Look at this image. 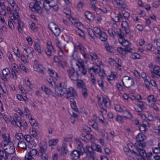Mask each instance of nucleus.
I'll return each instance as SVG.
<instances>
[{
  "mask_svg": "<svg viewBox=\"0 0 160 160\" xmlns=\"http://www.w3.org/2000/svg\"><path fill=\"white\" fill-rule=\"evenodd\" d=\"M58 141V139L50 140L48 142L49 145L50 146H55L57 144Z\"/></svg>",
  "mask_w": 160,
  "mask_h": 160,
  "instance_id": "nucleus-38",
  "label": "nucleus"
},
{
  "mask_svg": "<svg viewBox=\"0 0 160 160\" xmlns=\"http://www.w3.org/2000/svg\"><path fill=\"white\" fill-rule=\"evenodd\" d=\"M76 65L78 66L79 68L78 71L81 72V73L83 75H85L87 72V70L85 68L84 63L78 62V63H76Z\"/></svg>",
  "mask_w": 160,
  "mask_h": 160,
  "instance_id": "nucleus-11",
  "label": "nucleus"
},
{
  "mask_svg": "<svg viewBox=\"0 0 160 160\" xmlns=\"http://www.w3.org/2000/svg\"><path fill=\"white\" fill-rule=\"evenodd\" d=\"M154 42L156 43L158 47L157 48H160V39H154Z\"/></svg>",
  "mask_w": 160,
  "mask_h": 160,
  "instance_id": "nucleus-64",
  "label": "nucleus"
},
{
  "mask_svg": "<svg viewBox=\"0 0 160 160\" xmlns=\"http://www.w3.org/2000/svg\"><path fill=\"white\" fill-rule=\"evenodd\" d=\"M98 102L100 105L104 104L106 107H108L109 106V103L108 102L109 99L105 98L102 97H98Z\"/></svg>",
  "mask_w": 160,
  "mask_h": 160,
  "instance_id": "nucleus-12",
  "label": "nucleus"
},
{
  "mask_svg": "<svg viewBox=\"0 0 160 160\" xmlns=\"http://www.w3.org/2000/svg\"><path fill=\"white\" fill-rule=\"evenodd\" d=\"M55 36H58L61 32L60 29L58 26L55 29L52 31Z\"/></svg>",
  "mask_w": 160,
  "mask_h": 160,
  "instance_id": "nucleus-36",
  "label": "nucleus"
},
{
  "mask_svg": "<svg viewBox=\"0 0 160 160\" xmlns=\"http://www.w3.org/2000/svg\"><path fill=\"white\" fill-rule=\"evenodd\" d=\"M20 67L21 69L23 71L26 73H27L29 71L28 69V68H26L23 65H21L20 66Z\"/></svg>",
  "mask_w": 160,
  "mask_h": 160,
  "instance_id": "nucleus-62",
  "label": "nucleus"
},
{
  "mask_svg": "<svg viewBox=\"0 0 160 160\" xmlns=\"http://www.w3.org/2000/svg\"><path fill=\"white\" fill-rule=\"evenodd\" d=\"M2 74L6 76H8L9 74H10V72L8 68H6L3 69L2 71Z\"/></svg>",
  "mask_w": 160,
  "mask_h": 160,
  "instance_id": "nucleus-44",
  "label": "nucleus"
},
{
  "mask_svg": "<svg viewBox=\"0 0 160 160\" xmlns=\"http://www.w3.org/2000/svg\"><path fill=\"white\" fill-rule=\"evenodd\" d=\"M137 106L138 108H140L142 110L144 111L146 110V104L142 101H138Z\"/></svg>",
  "mask_w": 160,
  "mask_h": 160,
  "instance_id": "nucleus-22",
  "label": "nucleus"
},
{
  "mask_svg": "<svg viewBox=\"0 0 160 160\" xmlns=\"http://www.w3.org/2000/svg\"><path fill=\"white\" fill-rule=\"evenodd\" d=\"M77 85L78 87L82 89V93L83 96L86 98L88 95V90L86 85L82 80H79L77 82Z\"/></svg>",
  "mask_w": 160,
  "mask_h": 160,
  "instance_id": "nucleus-6",
  "label": "nucleus"
},
{
  "mask_svg": "<svg viewBox=\"0 0 160 160\" xmlns=\"http://www.w3.org/2000/svg\"><path fill=\"white\" fill-rule=\"evenodd\" d=\"M31 138V136L28 134L25 135L23 137L24 140H25L28 142H30Z\"/></svg>",
  "mask_w": 160,
  "mask_h": 160,
  "instance_id": "nucleus-53",
  "label": "nucleus"
},
{
  "mask_svg": "<svg viewBox=\"0 0 160 160\" xmlns=\"http://www.w3.org/2000/svg\"><path fill=\"white\" fill-rule=\"evenodd\" d=\"M83 131L86 132H90L91 131V129L88 126L85 125L83 127Z\"/></svg>",
  "mask_w": 160,
  "mask_h": 160,
  "instance_id": "nucleus-57",
  "label": "nucleus"
},
{
  "mask_svg": "<svg viewBox=\"0 0 160 160\" xmlns=\"http://www.w3.org/2000/svg\"><path fill=\"white\" fill-rule=\"evenodd\" d=\"M26 39L28 42L29 45H31L32 44V38L30 36H28L26 38Z\"/></svg>",
  "mask_w": 160,
  "mask_h": 160,
  "instance_id": "nucleus-60",
  "label": "nucleus"
},
{
  "mask_svg": "<svg viewBox=\"0 0 160 160\" xmlns=\"http://www.w3.org/2000/svg\"><path fill=\"white\" fill-rule=\"evenodd\" d=\"M116 4V8H121L124 9L125 8V5L124 2L122 0H114Z\"/></svg>",
  "mask_w": 160,
  "mask_h": 160,
  "instance_id": "nucleus-16",
  "label": "nucleus"
},
{
  "mask_svg": "<svg viewBox=\"0 0 160 160\" xmlns=\"http://www.w3.org/2000/svg\"><path fill=\"white\" fill-rule=\"evenodd\" d=\"M58 26L53 22H51L48 25L49 28L52 31H53V30L55 29Z\"/></svg>",
  "mask_w": 160,
  "mask_h": 160,
  "instance_id": "nucleus-37",
  "label": "nucleus"
},
{
  "mask_svg": "<svg viewBox=\"0 0 160 160\" xmlns=\"http://www.w3.org/2000/svg\"><path fill=\"white\" fill-rule=\"evenodd\" d=\"M34 48L35 50L39 54L42 53L41 47L40 44L37 42H34Z\"/></svg>",
  "mask_w": 160,
  "mask_h": 160,
  "instance_id": "nucleus-21",
  "label": "nucleus"
},
{
  "mask_svg": "<svg viewBox=\"0 0 160 160\" xmlns=\"http://www.w3.org/2000/svg\"><path fill=\"white\" fill-rule=\"evenodd\" d=\"M41 88L42 90H43L44 91L46 94L48 95H49L50 94L51 92V90L49 89L45 86L42 87Z\"/></svg>",
  "mask_w": 160,
  "mask_h": 160,
  "instance_id": "nucleus-43",
  "label": "nucleus"
},
{
  "mask_svg": "<svg viewBox=\"0 0 160 160\" xmlns=\"http://www.w3.org/2000/svg\"><path fill=\"white\" fill-rule=\"evenodd\" d=\"M101 132V136L102 137L105 139H106L107 140H108V133L106 132L104 130H102Z\"/></svg>",
  "mask_w": 160,
  "mask_h": 160,
  "instance_id": "nucleus-50",
  "label": "nucleus"
},
{
  "mask_svg": "<svg viewBox=\"0 0 160 160\" xmlns=\"http://www.w3.org/2000/svg\"><path fill=\"white\" fill-rule=\"evenodd\" d=\"M136 146L137 148H136V151L134 152V153L140 156V157H145V155H146V152L145 150L142 148L145 147L146 144H143L142 145H139L138 143Z\"/></svg>",
  "mask_w": 160,
  "mask_h": 160,
  "instance_id": "nucleus-5",
  "label": "nucleus"
},
{
  "mask_svg": "<svg viewBox=\"0 0 160 160\" xmlns=\"http://www.w3.org/2000/svg\"><path fill=\"white\" fill-rule=\"evenodd\" d=\"M28 127L27 123L25 121H23L22 122V126L20 127L21 129L23 130H25Z\"/></svg>",
  "mask_w": 160,
  "mask_h": 160,
  "instance_id": "nucleus-49",
  "label": "nucleus"
},
{
  "mask_svg": "<svg viewBox=\"0 0 160 160\" xmlns=\"http://www.w3.org/2000/svg\"><path fill=\"white\" fill-rule=\"evenodd\" d=\"M6 154L2 150H0V160H7Z\"/></svg>",
  "mask_w": 160,
  "mask_h": 160,
  "instance_id": "nucleus-28",
  "label": "nucleus"
},
{
  "mask_svg": "<svg viewBox=\"0 0 160 160\" xmlns=\"http://www.w3.org/2000/svg\"><path fill=\"white\" fill-rule=\"evenodd\" d=\"M3 143L4 150H6V152L9 154H12L15 152V149L14 144L11 141L4 140Z\"/></svg>",
  "mask_w": 160,
  "mask_h": 160,
  "instance_id": "nucleus-3",
  "label": "nucleus"
},
{
  "mask_svg": "<svg viewBox=\"0 0 160 160\" xmlns=\"http://www.w3.org/2000/svg\"><path fill=\"white\" fill-rule=\"evenodd\" d=\"M8 3L11 5V6L15 11H16V12L17 11H19V8L15 3L14 0H8Z\"/></svg>",
  "mask_w": 160,
  "mask_h": 160,
  "instance_id": "nucleus-17",
  "label": "nucleus"
},
{
  "mask_svg": "<svg viewBox=\"0 0 160 160\" xmlns=\"http://www.w3.org/2000/svg\"><path fill=\"white\" fill-rule=\"evenodd\" d=\"M152 152L146 153V155H145V157H146L148 160H152Z\"/></svg>",
  "mask_w": 160,
  "mask_h": 160,
  "instance_id": "nucleus-52",
  "label": "nucleus"
},
{
  "mask_svg": "<svg viewBox=\"0 0 160 160\" xmlns=\"http://www.w3.org/2000/svg\"><path fill=\"white\" fill-rule=\"evenodd\" d=\"M67 72L69 77L72 80L76 81L78 80L79 75L78 71H75L74 69L72 68L68 69Z\"/></svg>",
  "mask_w": 160,
  "mask_h": 160,
  "instance_id": "nucleus-7",
  "label": "nucleus"
},
{
  "mask_svg": "<svg viewBox=\"0 0 160 160\" xmlns=\"http://www.w3.org/2000/svg\"><path fill=\"white\" fill-rule=\"evenodd\" d=\"M16 138L19 140H20L22 138L23 140H24L23 137V135L22 133H18L15 135Z\"/></svg>",
  "mask_w": 160,
  "mask_h": 160,
  "instance_id": "nucleus-46",
  "label": "nucleus"
},
{
  "mask_svg": "<svg viewBox=\"0 0 160 160\" xmlns=\"http://www.w3.org/2000/svg\"><path fill=\"white\" fill-rule=\"evenodd\" d=\"M35 68L36 69L35 71L44 74L45 68L40 64H37L36 65Z\"/></svg>",
  "mask_w": 160,
  "mask_h": 160,
  "instance_id": "nucleus-19",
  "label": "nucleus"
},
{
  "mask_svg": "<svg viewBox=\"0 0 160 160\" xmlns=\"http://www.w3.org/2000/svg\"><path fill=\"white\" fill-rule=\"evenodd\" d=\"M152 151L153 153L156 154L160 153V149L158 148L155 147L153 148Z\"/></svg>",
  "mask_w": 160,
  "mask_h": 160,
  "instance_id": "nucleus-55",
  "label": "nucleus"
},
{
  "mask_svg": "<svg viewBox=\"0 0 160 160\" xmlns=\"http://www.w3.org/2000/svg\"><path fill=\"white\" fill-rule=\"evenodd\" d=\"M47 149V146L45 144H41L40 145V151L38 154H42V153H45Z\"/></svg>",
  "mask_w": 160,
  "mask_h": 160,
  "instance_id": "nucleus-30",
  "label": "nucleus"
},
{
  "mask_svg": "<svg viewBox=\"0 0 160 160\" xmlns=\"http://www.w3.org/2000/svg\"><path fill=\"white\" fill-rule=\"evenodd\" d=\"M48 6L49 7H48L47 6H46L45 3H43V7L46 10H49L51 8H52L55 11L57 10L58 9V7L57 5H49Z\"/></svg>",
  "mask_w": 160,
  "mask_h": 160,
  "instance_id": "nucleus-24",
  "label": "nucleus"
},
{
  "mask_svg": "<svg viewBox=\"0 0 160 160\" xmlns=\"http://www.w3.org/2000/svg\"><path fill=\"white\" fill-rule=\"evenodd\" d=\"M29 6L30 9L33 12H36L38 13L39 15H41L42 14V11H38L37 10V8H36V7H37V6L34 3L32 2L31 3H30L29 4Z\"/></svg>",
  "mask_w": 160,
  "mask_h": 160,
  "instance_id": "nucleus-14",
  "label": "nucleus"
},
{
  "mask_svg": "<svg viewBox=\"0 0 160 160\" xmlns=\"http://www.w3.org/2000/svg\"><path fill=\"white\" fill-rule=\"evenodd\" d=\"M118 41L121 45L125 47L129 46V42L124 38L122 39H118Z\"/></svg>",
  "mask_w": 160,
  "mask_h": 160,
  "instance_id": "nucleus-29",
  "label": "nucleus"
},
{
  "mask_svg": "<svg viewBox=\"0 0 160 160\" xmlns=\"http://www.w3.org/2000/svg\"><path fill=\"white\" fill-rule=\"evenodd\" d=\"M101 68L99 65H97L95 66H93L89 69L88 70V72L89 73H91V71L92 70L93 72L97 74L99 73L100 71Z\"/></svg>",
  "mask_w": 160,
  "mask_h": 160,
  "instance_id": "nucleus-13",
  "label": "nucleus"
},
{
  "mask_svg": "<svg viewBox=\"0 0 160 160\" xmlns=\"http://www.w3.org/2000/svg\"><path fill=\"white\" fill-rule=\"evenodd\" d=\"M48 70V73L50 75L53 77H54L56 80L58 79V76L56 72H54L53 70L50 68H49Z\"/></svg>",
  "mask_w": 160,
  "mask_h": 160,
  "instance_id": "nucleus-27",
  "label": "nucleus"
},
{
  "mask_svg": "<svg viewBox=\"0 0 160 160\" xmlns=\"http://www.w3.org/2000/svg\"><path fill=\"white\" fill-rule=\"evenodd\" d=\"M108 79L109 82L112 83L114 81V79L113 76L111 75V76L109 75L108 77Z\"/></svg>",
  "mask_w": 160,
  "mask_h": 160,
  "instance_id": "nucleus-63",
  "label": "nucleus"
},
{
  "mask_svg": "<svg viewBox=\"0 0 160 160\" xmlns=\"http://www.w3.org/2000/svg\"><path fill=\"white\" fill-rule=\"evenodd\" d=\"M0 7H1L2 10L1 11V14L3 15H6V12L5 11L6 7L4 3H3V4Z\"/></svg>",
  "mask_w": 160,
  "mask_h": 160,
  "instance_id": "nucleus-35",
  "label": "nucleus"
},
{
  "mask_svg": "<svg viewBox=\"0 0 160 160\" xmlns=\"http://www.w3.org/2000/svg\"><path fill=\"white\" fill-rule=\"evenodd\" d=\"M21 118L19 117H17L16 118V122L17 126L20 127L22 126V122L20 121Z\"/></svg>",
  "mask_w": 160,
  "mask_h": 160,
  "instance_id": "nucleus-45",
  "label": "nucleus"
},
{
  "mask_svg": "<svg viewBox=\"0 0 160 160\" xmlns=\"http://www.w3.org/2000/svg\"><path fill=\"white\" fill-rule=\"evenodd\" d=\"M85 15L89 21H92L94 19V15L88 11H87L85 12Z\"/></svg>",
  "mask_w": 160,
  "mask_h": 160,
  "instance_id": "nucleus-20",
  "label": "nucleus"
},
{
  "mask_svg": "<svg viewBox=\"0 0 160 160\" xmlns=\"http://www.w3.org/2000/svg\"><path fill=\"white\" fill-rule=\"evenodd\" d=\"M123 28L124 29V30L125 31V33L126 35L128 34L130 32V30L129 25L127 27Z\"/></svg>",
  "mask_w": 160,
  "mask_h": 160,
  "instance_id": "nucleus-59",
  "label": "nucleus"
},
{
  "mask_svg": "<svg viewBox=\"0 0 160 160\" xmlns=\"http://www.w3.org/2000/svg\"><path fill=\"white\" fill-rule=\"evenodd\" d=\"M148 100L149 103H150L151 102H156V100L154 96L152 95H150L148 96Z\"/></svg>",
  "mask_w": 160,
  "mask_h": 160,
  "instance_id": "nucleus-39",
  "label": "nucleus"
},
{
  "mask_svg": "<svg viewBox=\"0 0 160 160\" xmlns=\"http://www.w3.org/2000/svg\"><path fill=\"white\" fill-rule=\"evenodd\" d=\"M122 81L123 86L127 88H129L134 84L133 79L128 76L123 77Z\"/></svg>",
  "mask_w": 160,
  "mask_h": 160,
  "instance_id": "nucleus-4",
  "label": "nucleus"
},
{
  "mask_svg": "<svg viewBox=\"0 0 160 160\" xmlns=\"http://www.w3.org/2000/svg\"><path fill=\"white\" fill-rule=\"evenodd\" d=\"M18 148L24 150L26 149L27 148L26 142L24 141H19L18 143Z\"/></svg>",
  "mask_w": 160,
  "mask_h": 160,
  "instance_id": "nucleus-26",
  "label": "nucleus"
},
{
  "mask_svg": "<svg viewBox=\"0 0 160 160\" xmlns=\"http://www.w3.org/2000/svg\"><path fill=\"white\" fill-rule=\"evenodd\" d=\"M122 112L123 116L125 118L131 119L132 118V115L128 111L123 110Z\"/></svg>",
  "mask_w": 160,
  "mask_h": 160,
  "instance_id": "nucleus-23",
  "label": "nucleus"
},
{
  "mask_svg": "<svg viewBox=\"0 0 160 160\" xmlns=\"http://www.w3.org/2000/svg\"><path fill=\"white\" fill-rule=\"evenodd\" d=\"M37 151L34 149H32L29 152L28 154L25 156V160H34V158L32 156H35L37 154Z\"/></svg>",
  "mask_w": 160,
  "mask_h": 160,
  "instance_id": "nucleus-9",
  "label": "nucleus"
},
{
  "mask_svg": "<svg viewBox=\"0 0 160 160\" xmlns=\"http://www.w3.org/2000/svg\"><path fill=\"white\" fill-rule=\"evenodd\" d=\"M127 146L128 150H130L132 153H134V152H135L133 148L135 147V146L132 143H129L127 145Z\"/></svg>",
  "mask_w": 160,
  "mask_h": 160,
  "instance_id": "nucleus-40",
  "label": "nucleus"
},
{
  "mask_svg": "<svg viewBox=\"0 0 160 160\" xmlns=\"http://www.w3.org/2000/svg\"><path fill=\"white\" fill-rule=\"evenodd\" d=\"M55 50L53 48V47L52 45L51 42H47V46L45 50V52L46 54L49 56H51L52 54L54 53Z\"/></svg>",
  "mask_w": 160,
  "mask_h": 160,
  "instance_id": "nucleus-8",
  "label": "nucleus"
},
{
  "mask_svg": "<svg viewBox=\"0 0 160 160\" xmlns=\"http://www.w3.org/2000/svg\"><path fill=\"white\" fill-rule=\"evenodd\" d=\"M115 109L116 110V111L119 112H122V110L119 104L116 105L115 106Z\"/></svg>",
  "mask_w": 160,
  "mask_h": 160,
  "instance_id": "nucleus-56",
  "label": "nucleus"
},
{
  "mask_svg": "<svg viewBox=\"0 0 160 160\" xmlns=\"http://www.w3.org/2000/svg\"><path fill=\"white\" fill-rule=\"evenodd\" d=\"M145 138V136L142 134L139 133L136 138V146H137V143H138L139 145H142V144H145V143L142 142Z\"/></svg>",
  "mask_w": 160,
  "mask_h": 160,
  "instance_id": "nucleus-10",
  "label": "nucleus"
},
{
  "mask_svg": "<svg viewBox=\"0 0 160 160\" xmlns=\"http://www.w3.org/2000/svg\"><path fill=\"white\" fill-rule=\"evenodd\" d=\"M140 57V55L136 53H132L131 56V57L133 59H139Z\"/></svg>",
  "mask_w": 160,
  "mask_h": 160,
  "instance_id": "nucleus-47",
  "label": "nucleus"
},
{
  "mask_svg": "<svg viewBox=\"0 0 160 160\" xmlns=\"http://www.w3.org/2000/svg\"><path fill=\"white\" fill-rule=\"evenodd\" d=\"M38 155L40 156L42 158L43 160H48V156L45 153H42V154H39Z\"/></svg>",
  "mask_w": 160,
  "mask_h": 160,
  "instance_id": "nucleus-51",
  "label": "nucleus"
},
{
  "mask_svg": "<svg viewBox=\"0 0 160 160\" xmlns=\"http://www.w3.org/2000/svg\"><path fill=\"white\" fill-rule=\"evenodd\" d=\"M30 28L31 29L34 31H36L37 30L36 27L35 26V23L34 22H32L30 25Z\"/></svg>",
  "mask_w": 160,
  "mask_h": 160,
  "instance_id": "nucleus-61",
  "label": "nucleus"
},
{
  "mask_svg": "<svg viewBox=\"0 0 160 160\" xmlns=\"http://www.w3.org/2000/svg\"><path fill=\"white\" fill-rule=\"evenodd\" d=\"M108 32L111 37L114 38L117 35L116 32L112 29H110L108 30Z\"/></svg>",
  "mask_w": 160,
  "mask_h": 160,
  "instance_id": "nucleus-31",
  "label": "nucleus"
},
{
  "mask_svg": "<svg viewBox=\"0 0 160 160\" xmlns=\"http://www.w3.org/2000/svg\"><path fill=\"white\" fill-rule=\"evenodd\" d=\"M94 32L97 34L99 35L102 32L100 29L97 27H94L93 29Z\"/></svg>",
  "mask_w": 160,
  "mask_h": 160,
  "instance_id": "nucleus-48",
  "label": "nucleus"
},
{
  "mask_svg": "<svg viewBox=\"0 0 160 160\" xmlns=\"http://www.w3.org/2000/svg\"><path fill=\"white\" fill-rule=\"evenodd\" d=\"M90 55L92 59L94 60H97L98 58L97 54L94 52H90Z\"/></svg>",
  "mask_w": 160,
  "mask_h": 160,
  "instance_id": "nucleus-42",
  "label": "nucleus"
},
{
  "mask_svg": "<svg viewBox=\"0 0 160 160\" xmlns=\"http://www.w3.org/2000/svg\"><path fill=\"white\" fill-rule=\"evenodd\" d=\"M118 35L119 37V39H124V34L122 31L120 29H118L117 30Z\"/></svg>",
  "mask_w": 160,
  "mask_h": 160,
  "instance_id": "nucleus-32",
  "label": "nucleus"
},
{
  "mask_svg": "<svg viewBox=\"0 0 160 160\" xmlns=\"http://www.w3.org/2000/svg\"><path fill=\"white\" fill-rule=\"evenodd\" d=\"M122 18L121 14L119 13L117 16H115L113 18V20L116 22H118L120 20V18Z\"/></svg>",
  "mask_w": 160,
  "mask_h": 160,
  "instance_id": "nucleus-41",
  "label": "nucleus"
},
{
  "mask_svg": "<svg viewBox=\"0 0 160 160\" xmlns=\"http://www.w3.org/2000/svg\"><path fill=\"white\" fill-rule=\"evenodd\" d=\"M99 35V39L101 41H105L107 40L108 36L105 32H102Z\"/></svg>",
  "mask_w": 160,
  "mask_h": 160,
  "instance_id": "nucleus-25",
  "label": "nucleus"
},
{
  "mask_svg": "<svg viewBox=\"0 0 160 160\" xmlns=\"http://www.w3.org/2000/svg\"><path fill=\"white\" fill-rule=\"evenodd\" d=\"M55 94L58 97H61L64 95L65 97L67 98L72 97L70 100L71 107L75 111H78L75 100V99L78 98V94L73 88H67V85L64 83H59L55 85Z\"/></svg>",
  "mask_w": 160,
  "mask_h": 160,
  "instance_id": "nucleus-1",
  "label": "nucleus"
},
{
  "mask_svg": "<svg viewBox=\"0 0 160 160\" xmlns=\"http://www.w3.org/2000/svg\"><path fill=\"white\" fill-rule=\"evenodd\" d=\"M152 73H154L160 77V67L159 66L155 65L154 66L152 71H150Z\"/></svg>",
  "mask_w": 160,
  "mask_h": 160,
  "instance_id": "nucleus-15",
  "label": "nucleus"
},
{
  "mask_svg": "<svg viewBox=\"0 0 160 160\" xmlns=\"http://www.w3.org/2000/svg\"><path fill=\"white\" fill-rule=\"evenodd\" d=\"M76 142L78 144L77 149L73 150L70 154L72 160H78L80 156L83 155L85 152V149L81 141L79 140H76Z\"/></svg>",
  "mask_w": 160,
  "mask_h": 160,
  "instance_id": "nucleus-2",
  "label": "nucleus"
},
{
  "mask_svg": "<svg viewBox=\"0 0 160 160\" xmlns=\"http://www.w3.org/2000/svg\"><path fill=\"white\" fill-rule=\"evenodd\" d=\"M84 153H85L87 156L90 157H92V148L89 146H87L85 149Z\"/></svg>",
  "mask_w": 160,
  "mask_h": 160,
  "instance_id": "nucleus-18",
  "label": "nucleus"
},
{
  "mask_svg": "<svg viewBox=\"0 0 160 160\" xmlns=\"http://www.w3.org/2000/svg\"><path fill=\"white\" fill-rule=\"evenodd\" d=\"M61 150L63 154H66L67 153L68 151V149L67 147V144L66 143H64L62 144Z\"/></svg>",
  "mask_w": 160,
  "mask_h": 160,
  "instance_id": "nucleus-34",
  "label": "nucleus"
},
{
  "mask_svg": "<svg viewBox=\"0 0 160 160\" xmlns=\"http://www.w3.org/2000/svg\"><path fill=\"white\" fill-rule=\"evenodd\" d=\"M117 50L121 54L123 55L126 54V53H125L124 49L121 47L118 48L117 49Z\"/></svg>",
  "mask_w": 160,
  "mask_h": 160,
  "instance_id": "nucleus-54",
  "label": "nucleus"
},
{
  "mask_svg": "<svg viewBox=\"0 0 160 160\" xmlns=\"http://www.w3.org/2000/svg\"><path fill=\"white\" fill-rule=\"evenodd\" d=\"M35 4L36 5L37 7L36 8H37V10L38 11H42L41 7L39 5L41 4V0H34Z\"/></svg>",
  "mask_w": 160,
  "mask_h": 160,
  "instance_id": "nucleus-33",
  "label": "nucleus"
},
{
  "mask_svg": "<svg viewBox=\"0 0 160 160\" xmlns=\"http://www.w3.org/2000/svg\"><path fill=\"white\" fill-rule=\"evenodd\" d=\"M125 53H126V52H132V49L130 48L129 46H126L124 48Z\"/></svg>",
  "mask_w": 160,
  "mask_h": 160,
  "instance_id": "nucleus-58",
  "label": "nucleus"
}]
</instances>
